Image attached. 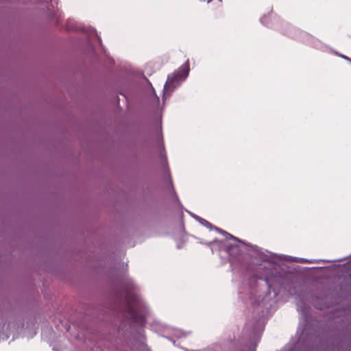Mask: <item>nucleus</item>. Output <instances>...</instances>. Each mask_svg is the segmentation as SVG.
Listing matches in <instances>:
<instances>
[{
  "mask_svg": "<svg viewBox=\"0 0 351 351\" xmlns=\"http://www.w3.org/2000/svg\"><path fill=\"white\" fill-rule=\"evenodd\" d=\"M189 72V62H186L180 66L178 71L169 75L164 87V95H169L174 89L179 86L180 82L184 80Z\"/></svg>",
  "mask_w": 351,
  "mask_h": 351,
  "instance_id": "nucleus-1",
  "label": "nucleus"
},
{
  "mask_svg": "<svg viewBox=\"0 0 351 351\" xmlns=\"http://www.w3.org/2000/svg\"><path fill=\"white\" fill-rule=\"evenodd\" d=\"M128 303L127 311L130 318L136 323L142 324L145 321L144 316L140 313L136 306V297L133 295L128 293L125 296Z\"/></svg>",
  "mask_w": 351,
  "mask_h": 351,
  "instance_id": "nucleus-2",
  "label": "nucleus"
},
{
  "mask_svg": "<svg viewBox=\"0 0 351 351\" xmlns=\"http://www.w3.org/2000/svg\"><path fill=\"white\" fill-rule=\"evenodd\" d=\"M208 3H213L217 5V8H221L222 6V1L221 0H210Z\"/></svg>",
  "mask_w": 351,
  "mask_h": 351,
  "instance_id": "nucleus-3",
  "label": "nucleus"
},
{
  "mask_svg": "<svg viewBox=\"0 0 351 351\" xmlns=\"http://www.w3.org/2000/svg\"><path fill=\"white\" fill-rule=\"evenodd\" d=\"M232 250L239 251V247L236 246L234 247H232Z\"/></svg>",
  "mask_w": 351,
  "mask_h": 351,
  "instance_id": "nucleus-4",
  "label": "nucleus"
},
{
  "mask_svg": "<svg viewBox=\"0 0 351 351\" xmlns=\"http://www.w3.org/2000/svg\"><path fill=\"white\" fill-rule=\"evenodd\" d=\"M231 250H232V247H228V250L229 252V254H231V252H230Z\"/></svg>",
  "mask_w": 351,
  "mask_h": 351,
  "instance_id": "nucleus-5",
  "label": "nucleus"
},
{
  "mask_svg": "<svg viewBox=\"0 0 351 351\" xmlns=\"http://www.w3.org/2000/svg\"><path fill=\"white\" fill-rule=\"evenodd\" d=\"M345 59H348L346 56H343Z\"/></svg>",
  "mask_w": 351,
  "mask_h": 351,
  "instance_id": "nucleus-6",
  "label": "nucleus"
}]
</instances>
